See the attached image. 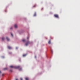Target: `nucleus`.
I'll return each mask as SVG.
<instances>
[{
    "mask_svg": "<svg viewBox=\"0 0 80 80\" xmlns=\"http://www.w3.org/2000/svg\"><path fill=\"white\" fill-rule=\"evenodd\" d=\"M37 6V5H36V4H35V5H34V6H33V8H35Z\"/></svg>",
    "mask_w": 80,
    "mask_h": 80,
    "instance_id": "obj_9",
    "label": "nucleus"
},
{
    "mask_svg": "<svg viewBox=\"0 0 80 80\" xmlns=\"http://www.w3.org/2000/svg\"><path fill=\"white\" fill-rule=\"evenodd\" d=\"M16 80H18V79H16Z\"/></svg>",
    "mask_w": 80,
    "mask_h": 80,
    "instance_id": "obj_21",
    "label": "nucleus"
},
{
    "mask_svg": "<svg viewBox=\"0 0 80 80\" xmlns=\"http://www.w3.org/2000/svg\"><path fill=\"white\" fill-rule=\"evenodd\" d=\"M2 76H4V74H2Z\"/></svg>",
    "mask_w": 80,
    "mask_h": 80,
    "instance_id": "obj_20",
    "label": "nucleus"
},
{
    "mask_svg": "<svg viewBox=\"0 0 80 80\" xmlns=\"http://www.w3.org/2000/svg\"><path fill=\"white\" fill-rule=\"evenodd\" d=\"M10 71L11 72H12L13 71H12V70H10Z\"/></svg>",
    "mask_w": 80,
    "mask_h": 80,
    "instance_id": "obj_15",
    "label": "nucleus"
},
{
    "mask_svg": "<svg viewBox=\"0 0 80 80\" xmlns=\"http://www.w3.org/2000/svg\"><path fill=\"white\" fill-rule=\"evenodd\" d=\"M10 67L12 68H15L16 69H20V66H18L17 67H14L13 66H10ZM22 70V68H20V70Z\"/></svg>",
    "mask_w": 80,
    "mask_h": 80,
    "instance_id": "obj_1",
    "label": "nucleus"
},
{
    "mask_svg": "<svg viewBox=\"0 0 80 80\" xmlns=\"http://www.w3.org/2000/svg\"><path fill=\"white\" fill-rule=\"evenodd\" d=\"M12 29V28H11L10 29Z\"/></svg>",
    "mask_w": 80,
    "mask_h": 80,
    "instance_id": "obj_19",
    "label": "nucleus"
},
{
    "mask_svg": "<svg viewBox=\"0 0 80 80\" xmlns=\"http://www.w3.org/2000/svg\"><path fill=\"white\" fill-rule=\"evenodd\" d=\"M11 36H12V37H13V35L12 33L11 34Z\"/></svg>",
    "mask_w": 80,
    "mask_h": 80,
    "instance_id": "obj_16",
    "label": "nucleus"
},
{
    "mask_svg": "<svg viewBox=\"0 0 80 80\" xmlns=\"http://www.w3.org/2000/svg\"><path fill=\"white\" fill-rule=\"evenodd\" d=\"M1 71H0V73H1Z\"/></svg>",
    "mask_w": 80,
    "mask_h": 80,
    "instance_id": "obj_22",
    "label": "nucleus"
},
{
    "mask_svg": "<svg viewBox=\"0 0 80 80\" xmlns=\"http://www.w3.org/2000/svg\"><path fill=\"white\" fill-rule=\"evenodd\" d=\"M4 38H2V40H4Z\"/></svg>",
    "mask_w": 80,
    "mask_h": 80,
    "instance_id": "obj_14",
    "label": "nucleus"
},
{
    "mask_svg": "<svg viewBox=\"0 0 80 80\" xmlns=\"http://www.w3.org/2000/svg\"><path fill=\"white\" fill-rule=\"evenodd\" d=\"M20 80H23V79L22 78H21Z\"/></svg>",
    "mask_w": 80,
    "mask_h": 80,
    "instance_id": "obj_17",
    "label": "nucleus"
},
{
    "mask_svg": "<svg viewBox=\"0 0 80 80\" xmlns=\"http://www.w3.org/2000/svg\"><path fill=\"white\" fill-rule=\"evenodd\" d=\"M6 39L8 41H10L8 37H7Z\"/></svg>",
    "mask_w": 80,
    "mask_h": 80,
    "instance_id": "obj_6",
    "label": "nucleus"
},
{
    "mask_svg": "<svg viewBox=\"0 0 80 80\" xmlns=\"http://www.w3.org/2000/svg\"><path fill=\"white\" fill-rule=\"evenodd\" d=\"M30 44V42L28 41V42H27L26 43L25 45L26 46H28V44Z\"/></svg>",
    "mask_w": 80,
    "mask_h": 80,
    "instance_id": "obj_2",
    "label": "nucleus"
},
{
    "mask_svg": "<svg viewBox=\"0 0 80 80\" xmlns=\"http://www.w3.org/2000/svg\"><path fill=\"white\" fill-rule=\"evenodd\" d=\"M8 68H5L3 69V70H7L8 69Z\"/></svg>",
    "mask_w": 80,
    "mask_h": 80,
    "instance_id": "obj_8",
    "label": "nucleus"
},
{
    "mask_svg": "<svg viewBox=\"0 0 80 80\" xmlns=\"http://www.w3.org/2000/svg\"><path fill=\"white\" fill-rule=\"evenodd\" d=\"M8 49H12V48L9 46H8Z\"/></svg>",
    "mask_w": 80,
    "mask_h": 80,
    "instance_id": "obj_4",
    "label": "nucleus"
},
{
    "mask_svg": "<svg viewBox=\"0 0 80 80\" xmlns=\"http://www.w3.org/2000/svg\"><path fill=\"white\" fill-rule=\"evenodd\" d=\"M25 80H28L29 79H28V78H26L25 79Z\"/></svg>",
    "mask_w": 80,
    "mask_h": 80,
    "instance_id": "obj_12",
    "label": "nucleus"
},
{
    "mask_svg": "<svg viewBox=\"0 0 80 80\" xmlns=\"http://www.w3.org/2000/svg\"><path fill=\"white\" fill-rule=\"evenodd\" d=\"M26 56H27V54H24L23 55V56L24 57H25Z\"/></svg>",
    "mask_w": 80,
    "mask_h": 80,
    "instance_id": "obj_11",
    "label": "nucleus"
},
{
    "mask_svg": "<svg viewBox=\"0 0 80 80\" xmlns=\"http://www.w3.org/2000/svg\"><path fill=\"white\" fill-rule=\"evenodd\" d=\"M36 15H37V14L36 12H35V13H34V17L36 16Z\"/></svg>",
    "mask_w": 80,
    "mask_h": 80,
    "instance_id": "obj_10",
    "label": "nucleus"
},
{
    "mask_svg": "<svg viewBox=\"0 0 80 80\" xmlns=\"http://www.w3.org/2000/svg\"><path fill=\"white\" fill-rule=\"evenodd\" d=\"M29 38L28 37L27 38L28 39Z\"/></svg>",
    "mask_w": 80,
    "mask_h": 80,
    "instance_id": "obj_18",
    "label": "nucleus"
},
{
    "mask_svg": "<svg viewBox=\"0 0 80 80\" xmlns=\"http://www.w3.org/2000/svg\"><path fill=\"white\" fill-rule=\"evenodd\" d=\"M22 41L23 42H24L25 41V39H23V40H22Z\"/></svg>",
    "mask_w": 80,
    "mask_h": 80,
    "instance_id": "obj_13",
    "label": "nucleus"
},
{
    "mask_svg": "<svg viewBox=\"0 0 80 80\" xmlns=\"http://www.w3.org/2000/svg\"><path fill=\"white\" fill-rule=\"evenodd\" d=\"M16 48L17 49V48Z\"/></svg>",
    "mask_w": 80,
    "mask_h": 80,
    "instance_id": "obj_23",
    "label": "nucleus"
},
{
    "mask_svg": "<svg viewBox=\"0 0 80 80\" xmlns=\"http://www.w3.org/2000/svg\"><path fill=\"white\" fill-rule=\"evenodd\" d=\"M48 43L49 44H51V40H50L48 41Z\"/></svg>",
    "mask_w": 80,
    "mask_h": 80,
    "instance_id": "obj_7",
    "label": "nucleus"
},
{
    "mask_svg": "<svg viewBox=\"0 0 80 80\" xmlns=\"http://www.w3.org/2000/svg\"><path fill=\"white\" fill-rule=\"evenodd\" d=\"M42 9H43L42 8Z\"/></svg>",
    "mask_w": 80,
    "mask_h": 80,
    "instance_id": "obj_25",
    "label": "nucleus"
},
{
    "mask_svg": "<svg viewBox=\"0 0 80 80\" xmlns=\"http://www.w3.org/2000/svg\"><path fill=\"white\" fill-rule=\"evenodd\" d=\"M54 16L56 18H59V17L58 14H54Z\"/></svg>",
    "mask_w": 80,
    "mask_h": 80,
    "instance_id": "obj_3",
    "label": "nucleus"
},
{
    "mask_svg": "<svg viewBox=\"0 0 80 80\" xmlns=\"http://www.w3.org/2000/svg\"><path fill=\"white\" fill-rule=\"evenodd\" d=\"M35 58H36V56H35Z\"/></svg>",
    "mask_w": 80,
    "mask_h": 80,
    "instance_id": "obj_24",
    "label": "nucleus"
},
{
    "mask_svg": "<svg viewBox=\"0 0 80 80\" xmlns=\"http://www.w3.org/2000/svg\"><path fill=\"white\" fill-rule=\"evenodd\" d=\"M18 27V26L17 24H15V25H14V27H15V28H17V27Z\"/></svg>",
    "mask_w": 80,
    "mask_h": 80,
    "instance_id": "obj_5",
    "label": "nucleus"
}]
</instances>
